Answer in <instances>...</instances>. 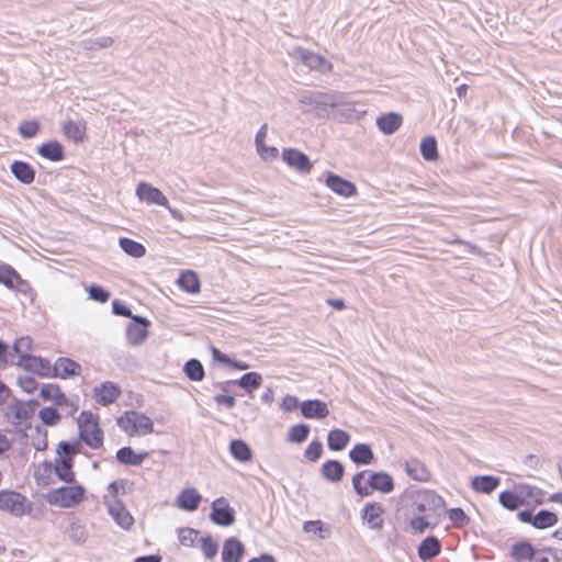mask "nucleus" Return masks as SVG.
Listing matches in <instances>:
<instances>
[{
    "instance_id": "1",
    "label": "nucleus",
    "mask_w": 562,
    "mask_h": 562,
    "mask_svg": "<svg viewBox=\"0 0 562 562\" xmlns=\"http://www.w3.org/2000/svg\"><path fill=\"white\" fill-rule=\"evenodd\" d=\"M352 486L359 496L366 497L374 492L391 493L394 490V481L386 472L363 470L352 476Z\"/></svg>"
},
{
    "instance_id": "2",
    "label": "nucleus",
    "mask_w": 562,
    "mask_h": 562,
    "mask_svg": "<svg viewBox=\"0 0 562 562\" xmlns=\"http://www.w3.org/2000/svg\"><path fill=\"white\" fill-rule=\"evenodd\" d=\"M79 452L78 445L60 441L56 448V457L53 467L55 475L59 481L72 483L75 481L74 458Z\"/></svg>"
},
{
    "instance_id": "3",
    "label": "nucleus",
    "mask_w": 562,
    "mask_h": 562,
    "mask_svg": "<svg viewBox=\"0 0 562 562\" xmlns=\"http://www.w3.org/2000/svg\"><path fill=\"white\" fill-rule=\"evenodd\" d=\"M79 437L90 448L97 449L103 445V430L100 416L89 411H82L77 418Z\"/></svg>"
},
{
    "instance_id": "4",
    "label": "nucleus",
    "mask_w": 562,
    "mask_h": 562,
    "mask_svg": "<svg viewBox=\"0 0 562 562\" xmlns=\"http://www.w3.org/2000/svg\"><path fill=\"white\" fill-rule=\"evenodd\" d=\"M117 425L128 437H144L154 432V420L137 411H127L117 418Z\"/></svg>"
},
{
    "instance_id": "5",
    "label": "nucleus",
    "mask_w": 562,
    "mask_h": 562,
    "mask_svg": "<svg viewBox=\"0 0 562 562\" xmlns=\"http://www.w3.org/2000/svg\"><path fill=\"white\" fill-rule=\"evenodd\" d=\"M85 495V490L80 485H68L50 490L45 495V501L56 507L70 508L77 506Z\"/></svg>"
},
{
    "instance_id": "6",
    "label": "nucleus",
    "mask_w": 562,
    "mask_h": 562,
    "mask_svg": "<svg viewBox=\"0 0 562 562\" xmlns=\"http://www.w3.org/2000/svg\"><path fill=\"white\" fill-rule=\"evenodd\" d=\"M0 510L15 517H22L30 514L32 504L27 497L19 492L11 490L0 491Z\"/></svg>"
},
{
    "instance_id": "7",
    "label": "nucleus",
    "mask_w": 562,
    "mask_h": 562,
    "mask_svg": "<svg viewBox=\"0 0 562 562\" xmlns=\"http://www.w3.org/2000/svg\"><path fill=\"white\" fill-rule=\"evenodd\" d=\"M33 361L38 363L41 369L45 370L41 372V374L45 376L50 375V370H53V376L66 380L79 375L81 371L80 364L69 358H58L53 368H50L49 362L46 360L33 358Z\"/></svg>"
},
{
    "instance_id": "8",
    "label": "nucleus",
    "mask_w": 562,
    "mask_h": 562,
    "mask_svg": "<svg viewBox=\"0 0 562 562\" xmlns=\"http://www.w3.org/2000/svg\"><path fill=\"white\" fill-rule=\"evenodd\" d=\"M149 326H150L149 319H147L145 317H140V316H133L126 327L127 342L132 346L142 345L148 337Z\"/></svg>"
},
{
    "instance_id": "9",
    "label": "nucleus",
    "mask_w": 562,
    "mask_h": 562,
    "mask_svg": "<svg viewBox=\"0 0 562 562\" xmlns=\"http://www.w3.org/2000/svg\"><path fill=\"white\" fill-rule=\"evenodd\" d=\"M136 195L142 202L156 204L170 209L169 201L165 194L156 187L149 183L140 182L136 188Z\"/></svg>"
},
{
    "instance_id": "10",
    "label": "nucleus",
    "mask_w": 562,
    "mask_h": 562,
    "mask_svg": "<svg viewBox=\"0 0 562 562\" xmlns=\"http://www.w3.org/2000/svg\"><path fill=\"white\" fill-rule=\"evenodd\" d=\"M211 519L220 526H229L234 522L235 517L227 501L224 497L216 498L212 503Z\"/></svg>"
},
{
    "instance_id": "11",
    "label": "nucleus",
    "mask_w": 562,
    "mask_h": 562,
    "mask_svg": "<svg viewBox=\"0 0 562 562\" xmlns=\"http://www.w3.org/2000/svg\"><path fill=\"white\" fill-rule=\"evenodd\" d=\"M282 159L289 167L301 172L308 173L313 167L308 157L304 153L294 148L284 149L282 153Z\"/></svg>"
},
{
    "instance_id": "12",
    "label": "nucleus",
    "mask_w": 562,
    "mask_h": 562,
    "mask_svg": "<svg viewBox=\"0 0 562 562\" xmlns=\"http://www.w3.org/2000/svg\"><path fill=\"white\" fill-rule=\"evenodd\" d=\"M302 415L308 419H324L329 415L327 404L321 400H307L301 403Z\"/></svg>"
},
{
    "instance_id": "13",
    "label": "nucleus",
    "mask_w": 562,
    "mask_h": 562,
    "mask_svg": "<svg viewBox=\"0 0 562 562\" xmlns=\"http://www.w3.org/2000/svg\"><path fill=\"white\" fill-rule=\"evenodd\" d=\"M40 397L44 402H52L56 406H67L69 404V400L60 386L55 383L43 384L40 389Z\"/></svg>"
},
{
    "instance_id": "14",
    "label": "nucleus",
    "mask_w": 562,
    "mask_h": 562,
    "mask_svg": "<svg viewBox=\"0 0 562 562\" xmlns=\"http://www.w3.org/2000/svg\"><path fill=\"white\" fill-rule=\"evenodd\" d=\"M202 501L201 494L193 487L182 490L176 498V505L180 509L194 512Z\"/></svg>"
},
{
    "instance_id": "15",
    "label": "nucleus",
    "mask_w": 562,
    "mask_h": 562,
    "mask_svg": "<svg viewBox=\"0 0 562 562\" xmlns=\"http://www.w3.org/2000/svg\"><path fill=\"white\" fill-rule=\"evenodd\" d=\"M326 186L335 193L345 198L356 195L357 193V188L352 182L336 175L327 176Z\"/></svg>"
},
{
    "instance_id": "16",
    "label": "nucleus",
    "mask_w": 562,
    "mask_h": 562,
    "mask_svg": "<svg viewBox=\"0 0 562 562\" xmlns=\"http://www.w3.org/2000/svg\"><path fill=\"white\" fill-rule=\"evenodd\" d=\"M245 552L244 544L236 538H228L223 546V562H240Z\"/></svg>"
},
{
    "instance_id": "17",
    "label": "nucleus",
    "mask_w": 562,
    "mask_h": 562,
    "mask_svg": "<svg viewBox=\"0 0 562 562\" xmlns=\"http://www.w3.org/2000/svg\"><path fill=\"white\" fill-rule=\"evenodd\" d=\"M55 470L50 461H43L34 470V480L38 486L47 487L55 483Z\"/></svg>"
},
{
    "instance_id": "18",
    "label": "nucleus",
    "mask_w": 562,
    "mask_h": 562,
    "mask_svg": "<svg viewBox=\"0 0 562 562\" xmlns=\"http://www.w3.org/2000/svg\"><path fill=\"white\" fill-rule=\"evenodd\" d=\"M177 284L182 291L191 294L199 293L201 289L199 276L193 270H183L177 280Z\"/></svg>"
},
{
    "instance_id": "19",
    "label": "nucleus",
    "mask_w": 562,
    "mask_h": 562,
    "mask_svg": "<svg viewBox=\"0 0 562 562\" xmlns=\"http://www.w3.org/2000/svg\"><path fill=\"white\" fill-rule=\"evenodd\" d=\"M384 508L378 503H368L363 507L362 518L371 528H381L383 525Z\"/></svg>"
},
{
    "instance_id": "20",
    "label": "nucleus",
    "mask_w": 562,
    "mask_h": 562,
    "mask_svg": "<svg viewBox=\"0 0 562 562\" xmlns=\"http://www.w3.org/2000/svg\"><path fill=\"white\" fill-rule=\"evenodd\" d=\"M536 550L533 546L528 541H518L510 548V557L515 562H527L531 561L535 557Z\"/></svg>"
},
{
    "instance_id": "21",
    "label": "nucleus",
    "mask_w": 562,
    "mask_h": 562,
    "mask_svg": "<svg viewBox=\"0 0 562 562\" xmlns=\"http://www.w3.org/2000/svg\"><path fill=\"white\" fill-rule=\"evenodd\" d=\"M441 552L440 541L434 537H427L418 547V557L423 561L431 560Z\"/></svg>"
},
{
    "instance_id": "22",
    "label": "nucleus",
    "mask_w": 562,
    "mask_h": 562,
    "mask_svg": "<svg viewBox=\"0 0 562 562\" xmlns=\"http://www.w3.org/2000/svg\"><path fill=\"white\" fill-rule=\"evenodd\" d=\"M405 470L409 477L418 482H428L431 477V473L427 467L417 459H412L406 462Z\"/></svg>"
},
{
    "instance_id": "23",
    "label": "nucleus",
    "mask_w": 562,
    "mask_h": 562,
    "mask_svg": "<svg viewBox=\"0 0 562 562\" xmlns=\"http://www.w3.org/2000/svg\"><path fill=\"white\" fill-rule=\"evenodd\" d=\"M403 119L400 114L391 112L383 114L376 120V125L384 134H393L402 125Z\"/></svg>"
},
{
    "instance_id": "24",
    "label": "nucleus",
    "mask_w": 562,
    "mask_h": 562,
    "mask_svg": "<svg viewBox=\"0 0 562 562\" xmlns=\"http://www.w3.org/2000/svg\"><path fill=\"white\" fill-rule=\"evenodd\" d=\"M148 457V452H136L131 447H123L116 452V460L126 465H139Z\"/></svg>"
},
{
    "instance_id": "25",
    "label": "nucleus",
    "mask_w": 562,
    "mask_h": 562,
    "mask_svg": "<svg viewBox=\"0 0 562 562\" xmlns=\"http://www.w3.org/2000/svg\"><path fill=\"white\" fill-rule=\"evenodd\" d=\"M65 136L75 142H82L86 137V124L82 121H66L63 125Z\"/></svg>"
},
{
    "instance_id": "26",
    "label": "nucleus",
    "mask_w": 562,
    "mask_h": 562,
    "mask_svg": "<svg viewBox=\"0 0 562 562\" xmlns=\"http://www.w3.org/2000/svg\"><path fill=\"white\" fill-rule=\"evenodd\" d=\"M351 461L356 464H370L374 460V454L370 446L357 443L349 452Z\"/></svg>"
},
{
    "instance_id": "27",
    "label": "nucleus",
    "mask_w": 562,
    "mask_h": 562,
    "mask_svg": "<svg viewBox=\"0 0 562 562\" xmlns=\"http://www.w3.org/2000/svg\"><path fill=\"white\" fill-rule=\"evenodd\" d=\"M499 484V479L491 475L474 476L471 487L477 493H492Z\"/></svg>"
},
{
    "instance_id": "28",
    "label": "nucleus",
    "mask_w": 562,
    "mask_h": 562,
    "mask_svg": "<svg viewBox=\"0 0 562 562\" xmlns=\"http://www.w3.org/2000/svg\"><path fill=\"white\" fill-rule=\"evenodd\" d=\"M302 61L312 69L331 71L333 64L319 54L306 52L302 55Z\"/></svg>"
},
{
    "instance_id": "29",
    "label": "nucleus",
    "mask_w": 562,
    "mask_h": 562,
    "mask_svg": "<svg viewBox=\"0 0 562 562\" xmlns=\"http://www.w3.org/2000/svg\"><path fill=\"white\" fill-rule=\"evenodd\" d=\"M11 171L22 183L30 184L34 181L35 171L32 166L25 161H14L11 165Z\"/></svg>"
},
{
    "instance_id": "30",
    "label": "nucleus",
    "mask_w": 562,
    "mask_h": 562,
    "mask_svg": "<svg viewBox=\"0 0 562 562\" xmlns=\"http://www.w3.org/2000/svg\"><path fill=\"white\" fill-rule=\"evenodd\" d=\"M350 436L342 429H333L328 432L327 443L328 448L334 451H340L349 443Z\"/></svg>"
},
{
    "instance_id": "31",
    "label": "nucleus",
    "mask_w": 562,
    "mask_h": 562,
    "mask_svg": "<svg viewBox=\"0 0 562 562\" xmlns=\"http://www.w3.org/2000/svg\"><path fill=\"white\" fill-rule=\"evenodd\" d=\"M38 154L52 161H59L64 158L63 146L56 140L47 142L40 146Z\"/></svg>"
},
{
    "instance_id": "32",
    "label": "nucleus",
    "mask_w": 562,
    "mask_h": 562,
    "mask_svg": "<svg viewBox=\"0 0 562 562\" xmlns=\"http://www.w3.org/2000/svg\"><path fill=\"white\" fill-rule=\"evenodd\" d=\"M229 451L232 456L240 462H248L252 459V451L248 443H246L244 440H232L229 445Z\"/></svg>"
},
{
    "instance_id": "33",
    "label": "nucleus",
    "mask_w": 562,
    "mask_h": 562,
    "mask_svg": "<svg viewBox=\"0 0 562 562\" xmlns=\"http://www.w3.org/2000/svg\"><path fill=\"white\" fill-rule=\"evenodd\" d=\"M345 469L339 461L329 460L322 467L324 477L331 482H339L344 476Z\"/></svg>"
},
{
    "instance_id": "34",
    "label": "nucleus",
    "mask_w": 562,
    "mask_h": 562,
    "mask_svg": "<svg viewBox=\"0 0 562 562\" xmlns=\"http://www.w3.org/2000/svg\"><path fill=\"white\" fill-rule=\"evenodd\" d=\"M110 513L117 525L124 529H128L134 524L133 516L121 504H113L110 508Z\"/></svg>"
},
{
    "instance_id": "35",
    "label": "nucleus",
    "mask_w": 562,
    "mask_h": 562,
    "mask_svg": "<svg viewBox=\"0 0 562 562\" xmlns=\"http://www.w3.org/2000/svg\"><path fill=\"white\" fill-rule=\"evenodd\" d=\"M0 283L9 289H18L22 283L20 274L10 266L0 267Z\"/></svg>"
},
{
    "instance_id": "36",
    "label": "nucleus",
    "mask_w": 562,
    "mask_h": 562,
    "mask_svg": "<svg viewBox=\"0 0 562 562\" xmlns=\"http://www.w3.org/2000/svg\"><path fill=\"white\" fill-rule=\"evenodd\" d=\"M558 516L553 512L540 510L532 518V526L537 529H547L558 522Z\"/></svg>"
},
{
    "instance_id": "37",
    "label": "nucleus",
    "mask_w": 562,
    "mask_h": 562,
    "mask_svg": "<svg viewBox=\"0 0 562 562\" xmlns=\"http://www.w3.org/2000/svg\"><path fill=\"white\" fill-rule=\"evenodd\" d=\"M121 248L131 257L140 258L146 254V248L138 241L127 237H122L119 240Z\"/></svg>"
},
{
    "instance_id": "38",
    "label": "nucleus",
    "mask_w": 562,
    "mask_h": 562,
    "mask_svg": "<svg viewBox=\"0 0 562 562\" xmlns=\"http://www.w3.org/2000/svg\"><path fill=\"white\" fill-rule=\"evenodd\" d=\"M420 154L429 161H434L438 158L437 142L435 137L427 136L422 139Z\"/></svg>"
},
{
    "instance_id": "39",
    "label": "nucleus",
    "mask_w": 562,
    "mask_h": 562,
    "mask_svg": "<svg viewBox=\"0 0 562 562\" xmlns=\"http://www.w3.org/2000/svg\"><path fill=\"white\" fill-rule=\"evenodd\" d=\"M499 503L509 510H515L524 504V499L515 492L505 491L499 494Z\"/></svg>"
},
{
    "instance_id": "40",
    "label": "nucleus",
    "mask_w": 562,
    "mask_h": 562,
    "mask_svg": "<svg viewBox=\"0 0 562 562\" xmlns=\"http://www.w3.org/2000/svg\"><path fill=\"white\" fill-rule=\"evenodd\" d=\"M183 370L191 381H201L204 378V368L196 359L189 360Z\"/></svg>"
},
{
    "instance_id": "41",
    "label": "nucleus",
    "mask_w": 562,
    "mask_h": 562,
    "mask_svg": "<svg viewBox=\"0 0 562 562\" xmlns=\"http://www.w3.org/2000/svg\"><path fill=\"white\" fill-rule=\"evenodd\" d=\"M310 434V427L306 424H297L290 428L288 440L294 443L303 442Z\"/></svg>"
},
{
    "instance_id": "42",
    "label": "nucleus",
    "mask_w": 562,
    "mask_h": 562,
    "mask_svg": "<svg viewBox=\"0 0 562 562\" xmlns=\"http://www.w3.org/2000/svg\"><path fill=\"white\" fill-rule=\"evenodd\" d=\"M448 518L457 528H462L470 522V517L462 508L456 507L448 510Z\"/></svg>"
},
{
    "instance_id": "43",
    "label": "nucleus",
    "mask_w": 562,
    "mask_h": 562,
    "mask_svg": "<svg viewBox=\"0 0 562 562\" xmlns=\"http://www.w3.org/2000/svg\"><path fill=\"white\" fill-rule=\"evenodd\" d=\"M262 382V378L257 372H248L239 380V385L248 391L258 389Z\"/></svg>"
},
{
    "instance_id": "44",
    "label": "nucleus",
    "mask_w": 562,
    "mask_h": 562,
    "mask_svg": "<svg viewBox=\"0 0 562 562\" xmlns=\"http://www.w3.org/2000/svg\"><path fill=\"white\" fill-rule=\"evenodd\" d=\"M40 419L47 426H55L60 420V414L54 407H44L38 413Z\"/></svg>"
},
{
    "instance_id": "45",
    "label": "nucleus",
    "mask_w": 562,
    "mask_h": 562,
    "mask_svg": "<svg viewBox=\"0 0 562 562\" xmlns=\"http://www.w3.org/2000/svg\"><path fill=\"white\" fill-rule=\"evenodd\" d=\"M199 532L192 528H181L178 532L179 542L184 547L194 546Z\"/></svg>"
},
{
    "instance_id": "46",
    "label": "nucleus",
    "mask_w": 562,
    "mask_h": 562,
    "mask_svg": "<svg viewBox=\"0 0 562 562\" xmlns=\"http://www.w3.org/2000/svg\"><path fill=\"white\" fill-rule=\"evenodd\" d=\"M40 131V123L35 120L23 121L19 125V133L25 138L34 137Z\"/></svg>"
},
{
    "instance_id": "47",
    "label": "nucleus",
    "mask_w": 562,
    "mask_h": 562,
    "mask_svg": "<svg viewBox=\"0 0 562 562\" xmlns=\"http://www.w3.org/2000/svg\"><path fill=\"white\" fill-rule=\"evenodd\" d=\"M200 548L207 559H213L217 553V544L211 537L201 538Z\"/></svg>"
},
{
    "instance_id": "48",
    "label": "nucleus",
    "mask_w": 562,
    "mask_h": 562,
    "mask_svg": "<svg viewBox=\"0 0 562 562\" xmlns=\"http://www.w3.org/2000/svg\"><path fill=\"white\" fill-rule=\"evenodd\" d=\"M323 453V446L318 440H313L310 442L307 448L305 449L304 456L307 460L315 462L317 461Z\"/></svg>"
},
{
    "instance_id": "49",
    "label": "nucleus",
    "mask_w": 562,
    "mask_h": 562,
    "mask_svg": "<svg viewBox=\"0 0 562 562\" xmlns=\"http://www.w3.org/2000/svg\"><path fill=\"white\" fill-rule=\"evenodd\" d=\"M19 386L26 393L32 394L37 390V382L33 376L24 375L18 379Z\"/></svg>"
},
{
    "instance_id": "50",
    "label": "nucleus",
    "mask_w": 562,
    "mask_h": 562,
    "mask_svg": "<svg viewBox=\"0 0 562 562\" xmlns=\"http://www.w3.org/2000/svg\"><path fill=\"white\" fill-rule=\"evenodd\" d=\"M429 526V521L424 516L414 517L409 520V527L415 533H423Z\"/></svg>"
},
{
    "instance_id": "51",
    "label": "nucleus",
    "mask_w": 562,
    "mask_h": 562,
    "mask_svg": "<svg viewBox=\"0 0 562 562\" xmlns=\"http://www.w3.org/2000/svg\"><path fill=\"white\" fill-rule=\"evenodd\" d=\"M257 151L263 160H273L279 155V150L276 147H269L266 144L257 146Z\"/></svg>"
},
{
    "instance_id": "52",
    "label": "nucleus",
    "mask_w": 562,
    "mask_h": 562,
    "mask_svg": "<svg viewBox=\"0 0 562 562\" xmlns=\"http://www.w3.org/2000/svg\"><path fill=\"white\" fill-rule=\"evenodd\" d=\"M113 313L120 316L124 317H133L131 310L127 307V305L119 300H114L112 303Z\"/></svg>"
},
{
    "instance_id": "53",
    "label": "nucleus",
    "mask_w": 562,
    "mask_h": 562,
    "mask_svg": "<svg viewBox=\"0 0 562 562\" xmlns=\"http://www.w3.org/2000/svg\"><path fill=\"white\" fill-rule=\"evenodd\" d=\"M303 530L306 532L318 533L321 537L324 531L323 522L321 520H310L305 521L303 525Z\"/></svg>"
},
{
    "instance_id": "54",
    "label": "nucleus",
    "mask_w": 562,
    "mask_h": 562,
    "mask_svg": "<svg viewBox=\"0 0 562 562\" xmlns=\"http://www.w3.org/2000/svg\"><path fill=\"white\" fill-rule=\"evenodd\" d=\"M90 299L98 302H105V290L101 286L91 285L88 289Z\"/></svg>"
},
{
    "instance_id": "55",
    "label": "nucleus",
    "mask_w": 562,
    "mask_h": 562,
    "mask_svg": "<svg viewBox=\"0 0 562 562\" xmlns=\"http://www.w3.org/2000/svg\"><path fill=\"white\" fill-rule=\"evenodd\" d=\"M13 411H14V414H15V417L21 419H26L29 417V412H27V405L23 402H16L13 406H12Z\"/></svg>"
},
{
    "instance_id": "56",
    "label": "nucleus",
    "mask_w": 562,
    "mask_h": 562,
    "mask_svg": "<svg viewBox=\"0 0 562 562\" xmlns=\"http://www.w3.org/2000/svg\"><path fill=\"white\" fill-rule=\"evenodd\" d=\"M214 400L218 405H225L227 408L235 406V398L232 395L220 394L216 395Z\"/></svg>"
},
{
    "instance_id": "57",
    "label": "nucleus",
    "mask_w": 562,
    "mask_h": 562,
    "mask_svg": "<svg viewBox=\"0 0 562 562\" xmlns=\"http://www.w3.org/2000/svg\"><path fill=\"white\" fill-rule=\"evenodd\" d=\"M299 405L297 398L294 396H285L282 401V408L286 412H290L294 408H296Z\"/></svg>"
},
{
    "instance_id": "58",
    "label": "nucleus",
    "mask_w": 562,
    "mask_h": 562,
    "mask_svg": "<svg viewBox=\"0 0 562 562\" xmlns=\"http://www.w3.org/2000/svg\"><path fill=\"white\" fill-rule=\"evenodd\" d=\"M267 133H268L267 124H263L259 128V131L257 132L256 139H255L256 147L257 146H261L262 144H265V139L267 137Z\"/></svg>"
},
{
    "instance_id": "59",
    "label": "nucleus",
    "mask_w": 562,
    "mask_h": 562,
    "mask_svg": "<svg viewBox=\"0 0 562 562\" xmlns=\"http://www.w3.org/2000/svg\"><path fill=\"white\" fill-rule=\"evenodd\" d=\"M11 390L0 381V406L3 405L10 397Z\"/></svg>"
},
{
    "instance_id": "60",
    "label": "nucleus",
    "mask_w": 562,
    "mask_h": 562,
    "mask_svg": "<svg viewBox=\"0 0 562 562\" xmlns=\"http://www.w3.org/2000/svg\"><path fill=\"white\" fill-rule=\"evenodd\" d=\"M121 394V391L115 385L108 384V403L114 402Z\"/></svg>"
},
{
    "instance_id": "61",
    "label": "nucleus",
    "mask_w": 562,
    "mask_h": 562,
    "mask_svg": "<svg viewBox=\"0 0 562 562\" xmlns=\"http://www.w3.org/2000/svg\"><path fill=\"white\" fill-rule=\"evenodd\" d=\"M11 448V440L7 437L5 434L0 431V454L7 452Z\"/></svg>"
},
{
    "instance_id": "62",
    "label": "nucleus",
    "mask_w": 562,
    "mask_h": 562,
    "mask_svg": "<svg viewBox=\"0 0 562 562\" xmlns=\"http://www.w3.org/2000/svg\"><path fill=\"white\" fill-rule=\"evenodd\" d=\"M109 487L114 495H117L120 492L125 491V482L124 481L113 482L110 484Z\"/></svg>"
},
{
    "instance_id": "63",
    "label": "nucleus",
    "mask_w": 562,
    "mask_h": 562,
    "mask_svg": "<svg viewBox=\"0 0 562 562\" xmlns=\"http://www.w3.org/2000/svg\"><path fill=\"white\" fill-rule=\"evenodd\" d=\"M134 562H161V557L156 554L137 558Z\"/></svg>"
},
{
    "instance_id": "64",
    "label": "nucleus",
    "mask_w": 562,
    "mask_h": 562,
    "mask_svg": "<svg viewBox=\"0 0 562 562\" xmlns=\"http://www.w3.org/2000/svg\"><path fill=\"white\" fill-rule=\"evenodd\" d=\"M248 562H276V560L270 554H261L258 558L250 559Z\"/></svg>"
}]
</instances>
